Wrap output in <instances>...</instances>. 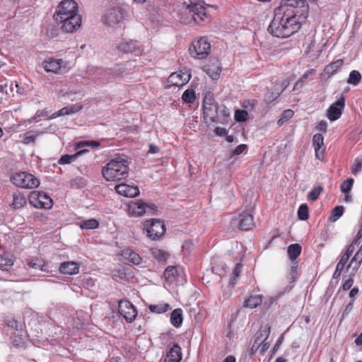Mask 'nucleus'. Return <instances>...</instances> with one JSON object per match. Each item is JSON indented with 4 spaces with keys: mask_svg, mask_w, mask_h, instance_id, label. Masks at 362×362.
Returning a JSON list of instances; mask_svg holds the SVG:
<instances>
[{
    "mask_svg": "<svg viewBox=\"0 0 362 362\" xmlns=\"http://www.w3.org/2000/svg\"><path fill=\"white\" fill-rule=\"evenodd\" d=\"M204 71L213 80H217L221 72V67L219 64H212L211 66H207L204 68Z\"/></svg>",
    "mask_w": 362,
    "mask_h": 362,
    "instance_id": "30",
    "label": "nucleus"
},
{
    "mask_svg": "<svg viewBox=\"0 0 362 362\" xmlns=\"http://www.w3.org/2000/svg\"><path fill=\"white\" fill-rule=\"evenodd\" d=\"M203 113H226V107L221 109L215 103L213 93H206L203 100Z\"/></svg>",
    "mask_w": 362,
    "mask_h": 362,
    "instance_id": "15",
    "label": "nucleus"
},
{
    "mask_svg": "<svg viewBox=\"0 0 362 362\" xmlns=\"http://www.w3.org/2000/svg\"><path fill=\"white\" fill-rule=\"evenodd\" d=\"M28 200L35 208L49 209L53 205L52 199L43 192L33 191L29 194Z\"/></svg>",
    "mask_w": 362,
    "mask_h": 362,
    "instance_id": "9",
    "label": "nucleus"
},
{
    "mask_svg": "<svg viewBox=\"0 0 362 362\" xmlns=\"http://www.w3.org/2000/svg\"><path fill=\"white\" fill-rule=\"evenodd\" d=\"M183 321L182 310L181 308L175 309L170 315V323L175 327H180Z\"/></svg>",
    "mask_w": 362,
    "mask_h": 362,
    "instance_id": "28",
    "label": "nucleus"
},
{
    "mask_svg": "<svg viewBox=\"0 0 362 362\" xmlns=\"http://www.w3.org/2000/svg\"><path fill=\"white\" fill-rule=\"evenodd\" d=\"M118 54H132L135 56L141 55L142 49L138 45L136 41L129 40L123 41L119 43L117 46Z\"/></svg>",
    "mask_w": 362,
    "mask_h": 362,
    "instance_id": "16",
    "label": "nucleus"
},
{
    "mask_svg": "<svg viewBox=\"0 0 362 362\" xmlns=\"http://www.w3.org/2000/svg\"><path fill=\"white\" fill-rule=\"evenodd\" d=\"M243 268V264L241 263L236 264L235 268L233 270L232 275L233 276V279L231 280L230 284L232 286H234L236 284V282L235 281V279L238 278L240 276V274L241 273Z\"/></svg>",
    "mask_w": 362,
    "mask_h": 362,
    "instance_id": "50",
    "label": "nucleus"
},
{
    "mask_svg": "<svg viewBox=\"0 0 362 362\" xmlns=\"http://www.w3.org/2000/svg\"><path fill=\"white\" fill-rule=\"evenodd\" d=\"M129 163L127 159L117 157L112 159L103 168L102 174L107 181H119L129 175Z\"/></svg>",
    "mask_w": 362,
    "mask_h": 362,
    "instance_id": "3",
    "label": "nucleus"
},
{
    "mask_svg": "<svg viewBox=\"0 0 362 362\" xmlns=\"http://www.w3.org/2000/svg\"><path fill=\"white\" fill-rule=\"evenodd\" d=\"M344 267H343L337 263L336 269L333 274V278L337 279L338 277H339L341 274V272L344 270Z\"/></svg>",
    "mask_w": 362,
    "mask_h": 362,
    "instance_id": "62",
    "label": "nucleus"
},
{
    "mask_svg": "<svg viewBox=\"0 0 362 362\" xmlns=\"http://www.w3.org/2000/svg\"><path fill=\"white\" fill-rule=\"evenodd\" d=\"M275 91L272 89V88H269L265 93L264 100L267 103H272L275 100L278 96H275Z\"/></svg>",
    "mask_w": 362,
    "mask_h": 362,
    "instance_id": "51",
    "label": "nucleus"
},
{
    "mask_svg": "<svg viewBox=\"0 0 362 362\" xmlns=\"http://www.w3.org/2000/svg\"><path fill=\"white\" fill-rule=\"evenodd\" d=\"M344 211V207L343 206H335L332 212V215L329 217V221L334 222L337 219H339L343 214Z\"/></svg>",
    "mask_w": 362,
    "mask_h": 362,
    "instance_id": "44",
    "label": "nucleus"
},
{
    "mask_svg": "<svg viewBox=\"0 0 362 362\" xmlns=\"http://www.w3.org/2000/svg\"><path fill=\"white\" fill-rule=\"evenodd\" d=\"M25 203V199L22 194L20 193H16L13 194L12 206L14 209H20L23 207Z\"/></svg>",
    "mask_w": 362,
    "mask_h": 362,
    "instance_id": "41",
    "label": "nucleus"
},
{
    "mask_svg": "<svg viewBox=\"0 0 362 362\" xmlns=\"http://www.w3.org/2000/svg\"><path fill=\"white\" fill-rule=\"evenodd\" d=\"M313 145L315 148V157L320 160H322L325 153L324 137L322 134H315L313 137Z\"/></svg>",
    "mask_w": 362,
    "mask_h": 362,
    "instance_id": "18",
    "label": "nucleus"
},
{
    "mask_svg": "<svg viewBox=\"0 0 362 362\" xmlns=\"http://www.w3.org/2000/svg\"><path fill=\"white\" fill-rule=\"evenodd\" d=\"M247 146L246 144L238 145L231 153L232 156H239L243 153L247 152Z\"/></svg>",
    "mask_w": 362,
    "mask_h": 362,
    "instance_id": "52",
    "label": "nucleus"
},
{
    "mask_svg": "<svg viewBox=\"0 0 362 362\" xmlns=\"http://www.w3.org/2000/svg\"><path fill=\"white\" fill-rule=\"evenodd\" d=\"M57 23H61V29L64 33H72L76 31L81 25L82 17L78 14L66 16L61 20L54 21Z\"/></svg>",
    "mask_w": 362,
    "mask_h": 362,
    "instance_id": "10",
    "label": "nucleus"
},
{
    "mask_svg": "<svg viewBox=\"0 0 362 362\" xmlns=\"http://www.w3.org/2000/svg\"><path fill=\"white\" fill-rule=\"evenodd\" d=\"M230 223L233 227L237 226L240 230L245 231L252 229L255 226L253 216L246 211H243L238 217L233 218Z\"/></svg>",
    "mask_w": 362,
    "mask_h": 362,
    "instance_id": "11",
    "label": "nucleus"
},
{
    "mask_svg": "<svg viewBox=\"0 0 362 362\" xmlns=\"http://www.w3.org/2000/svg\"><path fill=\"white\" fill-rule=\"evenodd\" d=\"M353 284H354L353 279L349 278L344 282V284L342 285L343 290H344V291L349 290L351 288V287L352 286Z\"/></svg>",
    "mask_w": 362,
    "mask_h": 362,
    "instance_id": "60",
    "label": "nucleus"
},
{
    "mask_svg": "<svg viewBox=\"0 0 362 362\" xmlns=\"http://www.w3.org/2000/svg\"><path fill=\"white\" fill-rule=\"evenodd\" d=\"M211 45L207 37H202L194 41L189 47L190 55L195 59H204L210 52Z\"/></svg>",
    "mask_w": 362,
    "mask_h": 362,
    "instance_id": "7",
    "label": "nucleus"
},
{
    "mask_svg": "<svg viewBox=\"0 0 362 362\" xmlns=\"http://www.w3.org/2000/svg\"><path fill=\"white\" fill-rule=\"evenodd\" d=\"M78 14V4L74 0H62L56 8L53 19L61 20L66 16Z\"/></svg>",
    "mask_w": 362,
    "mask_h": 362,
    "instance_id": "6",
    "label": "nucleus"
},
{
    "mask_svg": "<svg viewBox=\"0 0 362 362\" xmlns=\"http://www.w3.org/2000/svg\"><path fill=\"white\" fill-rule=\"evenodd\" d=\"M129 209L135 216H141L144 214L153 215L157 211V206L156 204H147L142 200L132 203Z\"/></svg>",
    "mask_w": 362,
    "mask_h": 362,
    "instance_id": "12",
    "label": "nucleus"
},
{
    "mask_svg": "<svg viewBox=\"0 0 362 362\" xmlns=\"http://www.w3.org/2000/svg\"><path fill=\"white\" fill-rule=\"evenodd\" d=\"M143 230L149 239L158 240L164 236L166 228L163 221L160 219L151 218L144 222Z\"/></svg>",
    "mask_w": 362,
    "mask_h": 362,
    "instance_id": "4",
    "label": "nucleus"
},
{
    "mask_svg": "<svg viewBox=\"0 0 362 362\" xmlns=\"http://www.w3.org/2000/svg\"><path fill=\"white\" fill-rule=\"evenodd\" d=\"M323 188L320 186L313 187L308 194V199L311 201L317 200Z\"/></svg>",
    "mask_w": 362,
    "mask_h": 362,
    "instance_id": "48",
    "label": "nucleus"
},
{
    "mask_svg": "<svg viewBox=\"0 0 362 362\" xmlns=\"http://www.w3.org/2000/svg\"><path fill=\"white\" fill-rule=\"evenodd\" d=\"M182 100L187 103H192L195 100V92L193 89L186 90L182 96Z\"/></svg>",
    "mask_w": 362,
    "mask_h": 362,
    "instance_id": "46",
    "label": "nucleus"
},
{
    "mask_svg": "<svg viewBox=\"0 0 362 362\" xmlns=\"http://www.w3.org/2000/svg\"><path fill=\"white\" fill-rule=\"evenodd\" d=\"M11 182L18 187L34 189L40 185V180L33 174L19 172L11 176Z\"/></svg>",
    "mask_w": 362,
    "mask_h": 362,
    "instance_id": "5",
    "label": "nucleus"
},
{
    "mask_svg": "<svg viewBox=\"0 0 362 362\" xmlns=\"http://www.w3.org/2000/svg\"><path fill=\"white\" fill-rule=\"evenodd\" d=\"M354 303V300H353L346 305L345 309L344 310V311L342 313L341 321L344 320L349 315V314L351 313V311L353 310Z\"/></svg>",
    "mask_w": 362,
    "mask_h": 362,
    "instance_id": "53",
    "label": "nucleus"
},
{
    "mask_svg": "<svg viewBox=\"0 0 362 362\" xmlns=\"http://www.w3.org/2000/svg\"><path fill=\"white\" fill-rule=\"evenodd\" d=\"M262 302L261 295H254L248 297L244 302V306L250 308H255L259 305Z\"/></svg>",
    "mask_w": 362,
    "mask_h": 362,
    "instance_id": "31",
    "label": "nucleus"
},
{
    "mask_svg": "<svg viewBox=\"0 0 362 362\" xmlns=\"http://www.w3.org/2000/svg\"><path fill=\"white\" fill-rule=\"evenodd\" d=\"M353 252H353L352 246H349L347 247L345 253L341 257L338 264L344 267L345 264H346L347 261L349 260L350 256L353 254Z\"/></svg>",
    "mask_w": 362,
    "mask_h": 362,
    "instance_id": "49",
    "label": "nucleus"
},
{
    "mask_svg": "<svg viewBox=\"0 0 362 362\" xmlns=\"http://www.w3.org/2000/svg\"><path fill=\"white\" fill-rule=\"evenodd\" d=\"M284 18L283 12L279 11V8L276 11L274 17L270 23L267 30L273 36L279 38H286V34L285 30L286 26L284 23Z\"/></svg>",
    "mask_w": 362,
    "mask_h": 362,
    "instance_id": "8",
    "label": "nucleus"
},
{
    "mask_svg": "<svg viewBox=\"0 0 362 362\" xmlns=\"http://www.w3.org/2000/svg\"><path fill=\"white\" fill-rule=\"evenodd\" d=\"M256 103L254 100H245L242 103L243 110H236L234 113H248L249 112L255 111V106Z\"/></svg>",
    "mask_w": 362,
    "mask_h": 362,
    "instance_id": "34",
    "label": "nucleus"
},
{
    "mask_svg": "<svg viewBox=\"0 0 362 362\" xmlns=\"http://www.w3.org/2000/svg\"><path fill=\"white\" fill-rule=\"evenodd\" d=\"M115 189L118 194L127 197H135L139 194V189L137 187L124 183L117 185Z\"/></svg>",
    "mask_w": 362,
    "mask_h": 362,
    "instance_id": "19",
    "label": "nucleus"
},
{
    "mask_svg": "<svg viewBox=\"0 0 362 362\" xmlns=\"http://www.w3.org/2000/svg\"><path fill=\"white\" fill-rule=\"evenodd\" d=\"M177 274V269L173 266L168 267L164 271V276L167 281H173Z\"/></svg>",
    "mask_w": 362,
    "mask_h": 362,
    "instance_id": "40",
    "label": "nucleus"
},
{
    "mask_svg": "<svg viewBox=\"0 0 362 362\" xmlns=\"http://www.w3.org/2000/svg\"><path fill=\"white\" fill-rule=\"evenodd\" d=\"M4 323L8 326V327H11V328L16 329V330H18V322L14 319H8V320H6L4 321Z\"/></svg>",
    "mask_w": 362,
    "mask_h": 362,
    "instance_id": "58",
    "label": "nucleus"
},
{
    "mask_svg": "<svg viewBox=\"0 0 362 362\" xmlns=\"http://www.w3.org/2000/svg\"><path fill=\"white\" fill-rule=\"evenodd\" d=\"M62 59H49L42 62L43 67L47 72L57 73L62 67Z\"/></svg>",
    "mask_w": 362,
    "mask_h": 362,
    "instance_id": "23",
    "label": "nucleus"
},
{
    "mask_svg": "<svg viewBox=\"0 0 362 362\" xmlns=\"http://www.w3.org/2000/svg\"><path fill=\"white\" fill-rule=\"evenodd\" d=\"M270 334V327L265 325L259 328L256 334L255 341L251 347L252 353L256 352Z\"/></svg>",
    "mask_w": 362,
    "mask_h": 362,
    "instance_id": "17",
    "label": "nucleus"
},
{
    "mask_svg": "<svg viewBox=\"0 0 362 362\" xmlns=\"http://www.w3.org/2000/svg\"><path fill=\"white\" fill-rule=\"evenodd\" d=\"M181 359V348L177 344H174L167 351L165 362H180Z\"/></svg>",
    "mask_w": 362,
    "mask_h": 362,
    "instance_id": "21",
    "label": "nucleus"
},
{
    "mask_svg": "<svg viewBox=\"0 0 362 362\" xmlns=\"http://www.w3.org/2000/svg\"><path fill=\"white\" fill-rule=\"evenodd\" d=\"M36 139V136L30 134L29 132L25 134L23 142L25 144H29L31 143H34Z\"/></svg>",
    "mask_w": 362,
    "mask_h": 362,
    "instance_id": "57",
    "label": "nucleus"
},
{
    "mask_svg": "<svg viewBox=\"0 0 362 362\" xmlns=\"http://www.w3.org/2000/svg\"><path fill=\"white\" fill-rule=\"evenodd\" d=\"M214 132H215V134L217 136H225L227 134V130L225 128H222V127H216L214 129Z\"/></svg>",
    "mask_w": 362,
    "mask_h": 362,
    "instance_id": "59",
    "label": "nucleus"
},
{
    "mask_svg": "<svg viewBox=\"0 0 362 362\" xmlns=\"http://www.w3.org/2000/svg\"><path fill=\"white\" fill-rule=\"evenodd\" d=\"M59 271L64 274H75L78 273L79 265L75 262H64L60 264Z\"/></svg>",
    "mask_w": 362,
    "mask_h": 362,
    "instance_id": "25",
    "label": "nucleus"
},
{
    "mask_svg": "<svg viewBox=\"0 0 362 362\" xmlns=\"http://www.w3.org/2000/svg\"><path fill=\"white\" fill-rule=\"evenodd\" d=\"M180 16V21L185 24L194 22L202 25L210 20V15L204 1L201 0H189L188 4L185 3Z\"/></svg>",
    "mask_w": 362,
    "mask_h": 362,
    "instance_id": "2",
    "label": "nucleus"
},
{
    "mask_svg": "<svg viewBox=\"0 0 362 362\" xmlns=\"http://www.w3.org/2000/svg\"><path fill=\"white\" fill-rule=\"evenodd\" d=\"M28 266L30 268H33L35 269H40L41 271H46L45 268V264L42 259L36 258L33 259H30L28 262Z\"/></svg>",
    "mask_w": 362,
    "mask_h": 362,
    "instance_id": "39",
    "label": "nucleus"
},
{
    "mask_svg": "<svg viewBox=\"0 0 362 362\" xmlns=\"http://www.w3.org/2000/svg\"><path fill=\"white\" fill-rule=\"evenodd\" d=\"M118 310L119 314L129 323L132 322L137 315V310L135 306L127 300H121L119 301Z\"/></svg>",
    "mask_w": 362,
    "mask_h": 362,
    "instance_id": "13",
    "label": "nucleus"
},
{
    "mask_svg": "<svg viewBox=\"0 0 362 362\" xmlns=\"http://www.w3.org/2000/svg\"><path fill=\"white\" fill-rule=\"evenodd\" d=\"M327 127V122L322 120L318 123L316 128L317 130L326 133Z\"/></svg>",
    "mask_w": 362,
    "mask_h": 362,
    "instance_id": "63",
    "label": "nucleus"
},
{
    "mask_svg": "<svg viewBox=\"0 0 362 362\" xmlns=\"http://www.w3.org/2000/svg\"><path fill=\"white\" fill-rule=\"evenodd\" d=\"M81 229L92 230L98 228L99 222L95 218L83 220L78 223Z\"/></svg>",
    "mask_w": 362,
    "mask_h": 362,
    "instance_id": "33",
    "label": "nucleus"
},
{
    "mask_svg": "<svg viewBox=\"0 0 362 362\" xmlns=\"http://www.w3.org/2000/svg\"><path fill=\"white\" fill-rule=\"evenodd\" d=\"M13 264V259L9 258L8 254L0 255V269L7 271L8 268Z\"/></svg>",
    "mask_w": 362,
    "mask_h": 362,
    "instance_id": "37",
    "label": "nucleus"
},
{
    "mask_svg": "<svg viewBox=\"0 0 362 362\" xmlns=\"http://www.w3.org/2000/svg\"><path fill=\"white\" fill-rule=\"evenodd\" d=\"M88 150L86 148L81 149L73 155L65 154L61 156L58 163L61 165L69 164L74 161L78 157L88 152Z\"/></svg>",
    "mask_w": 362,
    "mask_h": 362,
    "instance_id": "26",
    "label": "nucleus"
},
{
    "mask_svg": "<svg viewBox=\"0 0 362 362\" xmlns=\"http://www.w3.org/2000/svg\"><path fill=\"white\" fill-rule=\"evenodd\" d=\"M302 251V247L298 243H293L288 247L287 252L291 262H298L297 258Z\"/></svg>",
    "mask_w": 362,
    "mask_h": 362,
    "instance_id": "27",
    "label": "nucleus"
},
{
    "mask_svg": "<svg viewBox=\"0 0 362 362\" xmlns=\"http://www.w3.org/2000/svg\"><path fill=\"white\" fill-rule=\"evenodd\" d=\"M100 146V143L96 141H80L76 145V149H81L85 147H90L95 148Z\"/></svg>",
    "mask_w": 362,
    "mask_h": 362,
    "instance_id": "45",
    "label": "nucleus"
},
{
    "mask_svg": "<svg viewBox=\"0 0 362 362\" xmlns=\"http://www.w3.org/2000/svg\"><path fill=\"white\" fill-rule=\"evenodd\" d=\"M124 17V10L116 6L110 9L103 18V22L108 26H115L120 23Z\"/></svg>",
    "mask_w": 362,
    "mask_h": 362,
    "instance_id": "14",
    "label": "nucleus"
},
{
    "mask_svg": "<svg viewBox=\"0 0 362 362\" xmlns=\"http://www.w3.org/2000/svg\"><path fill=\"white\" fill-rule=\"evenodd\" d=\"M189 78V74L175 72L169 76L168 82L170 83L171 86L179 87L186 84Z\"/></svg>",
    "mask_w": 362,
    "mask_h": 362,
    "instance_id": "20",
    "label": "nucleus"
},
{
    "mask_svg": "<svg viewBox=\"0 0 362 362\" xmlns=\"http://www.w3.org/2000/svg\"><path fill=\"white\" fill-rule=\"evenodd\" d=\"M279 11L283 12L286 37L299 30L307 18L308 4L306 0H283Z\"/></svg>",
    "mask_w": 362,
    "mask_h": 362,
    "instance_id": "1",
    "label": "nucleus"
},
{
    "mask_svg": "<svg viewBox=\"0 0 362 362\" xmlns=\"http://www.w3.org/2000/svg\"><path fill=\"white\" fill-rule=\"evenodd\" d=\"M152 255L158 262L163 264L166 263V261L169 257V254L167 252L160 249H153L152 250Z\"/></svg>",
    "mask_w": 362,
    "mask_h": 362,
    "instance_id": "35",
    "label": "nucleus"
},
{
    "mask_svg": "<svg viewBox=\"0 0 362 362\" xmlns=\"http://www.w3.org/2000/svg\"><path fill=\"white\" fill-rule=\"evenodd\" d=\"M235 119L238 122H244L249 118V115H234Z\"/></svg>",
    "mask_w": 362,
    "mask_h": 362,
    "instance_id": "64",
    "label": "nucleus"
},
{
    "mask_svg": "<svg viewBox=\"0 0 362 362\" xmlns=\"http://www.w3.org/2000/svg\"><path fill=\"white\" fill-rule=\"evenodd\" d=\"M292 262V265L290 268L289 275H290V279H292L293 281H295L296 279V275H297L298 262Z\"/></svg>",
    "mask_w": 362,
    "mask_h": 362,
    "instance_id": "54",
    "label": "nucleus"
},
{
    "mask_svg": "<svg viewBox=\"0 0 362 362\" xmlns=\"http://www.w3.org/2000/svg\"><path fill=\"white\" fill-rule=\"evenodd\" d=\"M344 98H341L330 105L327 113H341L344 108Z\"/></svg>",
    "mask_w": 362,
    "mask_h": 362,
    "instance_id": "32",
    "label": "nucleus"
},
{
    "mask_svg": "<svg viewBox=\"0 0 362 362\" xmlns=\"http://www.w3.org/2000/svg\"><path fill=\"white\" fill-rule=\"evenodd\" d=\"M81 108V105L77 106L76 108H74L73 107H65L62 108L59 111H57L56 113H60V114L76 113V112L79 111Z\"/></svg>",
    "mask_w": 362,
    "mask_h": 362,
    "instance_id": "55",
    "label": "nucleus"
},
{
    "mask_svg": "<svg viewBox=\"0 0 362 362\" xmlns=\"http://www.w3.org/2000/svg\"><path fill=\"white\" fill-rule=\"evenodd\" d=\"M218 117V115H216L214 117H209V115H203L204 120L205 123L206 124L207 127H209L210 124L213 122L217 123Z\"/></svg>",
    "mask_w": 362,
    "mask_h": 362,
    "instance_id": "56",
    "label": "nucleus"
},
{
    "mask_svg": "<svg viewBox=\"0 0 362 362\" xmlns=\"http://www.w3.org/2000/svg\"><path fill=\"white\" fill-rule=\"evenodd\" d=\"M308 206L306 204H302L298 210V218L301 221H306L309 218Z\"/></svg>",
    "mask_w": 362,
    "mask_h": 362,
    "instance_id": "42",
    "label": "nucleus"
},
{
    "mask_svg": "<svg viewBox=\"0 0 362 362\" xmlns=\"http://www.w3.org/2000/svg\"><path fill=\"white\" fill-rule=\"evenodd\" d=\"M362 262V245L359 250L355 254L354 257L351 259V262L348 265L349 268L351 265H354V269H357L361 263Z\"/></svg>",
    "mask_w": 362,
    "mask_h": 362,
    "instance_id": "38",
    "label": "nucleus"
},
{
    "mask_svg": "<svg viewBox=\"0 0 362 362\" xmlns=\"http://www.w3.org/2000/svg\"><path fill=\"white\" fill-rule=\"evenodd\" d=\"M149 310L152 313L161 314L167 312L170 309V305L168 303H160L158 305H150Z\"/></svg>",
    "mask_w": 362,
    "mask_h": 362,
    "instance_id": "36",
    "label": "nucleus"
},
{
    "mask_svg": "<svg viewBox=\"0 0 362 362\" xmlns=\"http://www.w3.org/2000/svg\"><path fill=\"white\" fill-rule=\"evenodd\" d=\"M354 184L353 178H348L344 180L340 186L341 191L344 194H348L351 190Z\"/></svg>",
    "mask_w": 362,
    "mask_h": 362,
    "instance_id": "47",
    "label": "nucleus"
},
{
    "mask_svg": "<svg viewBox=\"0 0 362 362\" xmlns=\"http://www.w3.org/2000/svg\"><path fill=\"white\" fill-rule=\"evenodd\" d=\"M343 64L344 60L341 59H339L330 63L325 67L322 76L323 77L327 76V78L331 77L338 71V70L343 66Z\"/></svg>",
    "mask_w": 362,
    "mask_h": 362,
    "instance_id": "22",
    "label": "nucleus"
},
{
    "mask_svg": "<svg viewBox=\"0 0 362 362\" xmlns=\"http://www.w3.org/2000/svg\"><path fill=\"white\" fill-rule=\"evenodd\" d=\"M361 79V74L358 71L353 70L349 74L347 82L349 84L356 86L360 83Z\"/></svg>",
    "mask_w": 362,
    "mask_h": 362,
    "instance_id": "43",
    "label": "nucleus"
},
{
    "mask_svg": "<svg viewBox=\"0 0 362 362\" xmlns=\"http://www.w3.org/2000/svg\"><path fill=\"white\" fill-rule=\"evenodd\" d=\"M122 256L128 260L129 264L139 265L141 263L142 259L139 255L130 248L124 249L122 251Z\"/></svg>",
    "mask_w": 362,
    "mask_h": 362,
    "instance_id": "24",
    "label": "nucleus"
},
{
    "mask_svg": "<svg viewBox=\"0 0 362 362\" xmlns=\"http://www.w3.org/2000/svg\"><path fill=\"white\" fill-rule=\"evenodd\" d=\"M289 81L287 78L276 80L273 83L272 89L275 91V96L279 97L283 91L288 86Z\"/></svg>",
    "mask_w": 362,
    "mask_h": 362,
    "instance_id": "29",
    "label": "nucleus"
},
{
    "mask_svg": "<svg viewBox=\"0 0 362 362\" xmlns=\"http://www.w3.org/2000/svg\"><path fill=\"white\" fill-rule=\"evenodd\" d=\"M293 115H283V117L277 121L279 127L283 125L286 122L291 119Z\"/></svg>",
    "mask_w": 362,
    "mask_h": 362,
    "instance_id": "61",
    "label": "nucleus"
}]
</instances>
